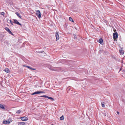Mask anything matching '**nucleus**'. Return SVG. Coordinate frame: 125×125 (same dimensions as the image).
Returning a JSON list of instances; mask_svg holds the SVG:
<instances>
[{
  "instance_id": "29",
  "label": "nucleus",
  "mask_w": 125,
  "mask_h": 125,
  "mask_svg": "<svg viewBox=\"0 0 125 125\" xmlns=\"http://www.w3.org/2000/svg\"><path fill=\"white\" fill-rule=\"evenodd\" d=\"M53 70L56 71V70Z\"/></svg>"
},
{
  "instance_id": "9",
  "label": "nucleus",
  "mask_w": 125,
  "mask_h": 125,
  "mask_svg": "<svg viewBox=\"0 0 125 125\" xmlns=\"http://www.w3.org/2000/svg\"><path fill=\"white\" fill-rule=\"evenodd\" d=\"M120 52L121 54H123L124 53V52L123 49L120 48Z\"/></svg>"
},
{
  "instance_id": "27",
  "label": "nucleus",
  "mask_w": 125,
  "mask_h": 125,
  "mask_svg": "<svg viewBox=\"0 0 125 125\" xmlns=\"http://www.w3.org/2000/svg\"><path fill=\"white\" fill-rule=\"evenodd\" d=\"M5 81V80H2V82H3V83H4V82Z\"/></svg>"
},
{
  "instance_id": "23",
  "label": "nucleus",
  "mask_w": 125,
  "mask_h": 125,
  "mask_svg": "<svg viewBox=\"0 0 125 125\" xmlns=\"http://www.w3.org/2000/svg\"><path fill=\"white\" fill-rule=\"evenodd\" d=\"M1 14L3 15H4V12H1Z\"/></svg>"
},
{
  "instance_id": "22",
  "label": "nucleus",
  "mask_w": 125,
  "mask_h": 125,
  "mask_svg": "<svg viewBox=\"0 0 125 125\" xmlns=\"http://www.w3.org/2000/svg\"><path fill=\"white\" fill-rule=\"evenodd\" d=\"M48 99H50L51 100H53V99L51 97H48Z\"/></svg>"
},
{
  "instance_id": "14",
  "label": "nucleus",
  "mask_w": 125,
  "mask_h": 125,
  "mask_svg": "<svg viewBox=\"0 0 125 125\" xmlns=\"http://www.w3.org/2000/svg\"><path fill=\"white\" fill-rule=\"evenodd\" d=\"M0 107L3 109H5V108L4 106L1 104H0Z\"/></svg>"
},
{
  "instance_id": "25",
  "label": "nucleus",
  "mask_w": 125,
  "mask_h": 125,
  "mask_svg": "<svg viewBox=\"0 0 125 125\" xmlns=\"http://www.w3.org/2000/svg\"><path fill=\"white\" fill-rule=\"evenodd\" d=\"M9 21L11 24H12V22L10 20Z\"/></svg>"
},
{
  "instance_id": "17",
  "label": "nucleus",
  "mask_w": 125,
  "mask_h": 125,
  "mask_svg": "<svg viewBox=\"0 0 125 125\" xmlns=\"http://www.w3.org/2000/svg\"><path fill=\"white\" fill-rule=\"evenodd\" d=\"M104 104V102H102L101 103L102 106L103 107H104L105 106V105Z\"/></svg>"
},
{
  "instance_id": "1",
  "label": "nucleus",
  "mask_w": 125,
  "mask_h": 125,
  "mask_svg": "<svg viewBox=\"0 0 125 125\" xmlns=\"http://www.w3.org/2000/svg\"><path fill=\"white\" fill-rule=\"evenodd\" d=\"M113 37L115 41H116V39L118 38V33L117 32L114 33L113 34Z\"/></svg>"
},
{
  "instance_id": "13",
  "label": "nucleus",
  "mask_w": 125,
  "mask_h": 125,
  "mask_svg": "<svg viewBox=\"0 0 125 125\" xmlns=\"http://www.w3.org/2000/svg\"><path fill=\"white\" fill-rule=\"evenodd\" d=\"M101 44H102L103 42V40L102 39H100L98 42Z\"/></svg>"
},
{
  "instance_id": "7",
  "label": "nucleus",
  "mask_w": 125,
  "mask_h": 125,
  "mask_svg": "<svg viewBox=\"0 0 125 125\" xmlns=\"http://www.w3.org/2000/svg\"><path fill=\"white\" fill-rule=\"evenodd\" d=\"M13 20L14 21V23L16 24H17L20 25H21V23H20L17 20L14 19Z\"/></svg>"
},
{
  "instance_id": "24",
  "label": "nucleus",
  "mask_w": 125,
  "mask_h": 125,
  "mask_svg": "<svg viewBox=\"0 0 125 125\" xmlns=\"http://www.w3.org/2000/svg\"><path fill=\"white\" fill-rule=\"evenodd\" d=\"M22 66L23 67H26V66H27L25 65H23Z\"/></svg>"
},
{
  "instance_id": "12",
  "label": "nucleus",
  "mask_w": 125,
  "mask_h": 125,
  "mask_svg": "<svg viewBox=\"0 0 125 125\" xmlns=\"http://www.w3.org/2000/svg\"><path fill=\"white\" fill-rule=\"evenodd\" d=\"M26 67L31 70H35V69L33 68L30 66H26Z\"/></svg>"
},
{
  "instance_id": "10",
  "label": "nucleus",
  "mask_w": 125,
  "mask_h": 125,
  "mask_svg": "<svg viewBox=\"0 0 125 125\" xmlns=\"http://www.w3.org/2000/svg\"><path fill=\"white\" fill-rule=\"evenodd\" d=\"M4 70L5 72L7 73H9L10 72V70L7 68H5Z\"/></svg>"
},
{
  "instance_id": "26",
  "label": "nucleus",
  "mask_w": 125,
  "mask_h": 125,
  "mask_svg": "<svg viewBox=\"0 0 125 125\" xmlns=\"http://www.w3.org/2000/svg\"><path fill=\"white\" fill-rule=\"evenodd\" d=\"M114 31L115 32V31H116V30H115V29H114Z\"/></svg>"
},
{
  "instance_id": "18",
  "label": "nucleus",
  "mask_w": 125,
  "mask_h": 125,
  "mask_svg": "<svg viewBox=\"0 0 125 125\" xmlns=\"http://www.w3.org/2000/svg\"><path fill=\"white\" fill-rule=\"evenodd\" d=\"M60 119L61 120H63L64 119V118L63 115H62L61 117H60Z\"/></svg>"
},
{
  "instance_id": "28",
  "label": "nucleus",
  "mask_w": 125,
  "mask_h": 125,
  "mask_svg": "<svg viewBox=\"0 0 125 125\" xmlns=\"http://www.w3.org/2000/svg\"><path fill=\"white\" fill-rule=\"evenodd\" d=\"M117 113L118 114H119V112H117Z\"/></svg>"
},
{
  "instance_id": "2",
  "label": "nucleus",
  "mask_w": 125,
  "mask_h": 125,
  "mask_svg": "<svg viewBox=\"0 0 125 125\" xmlns=\"http://www.w3.org/2000/svg\"><path fill=\"white\" fill-rule=\"evenodd\" d=\"M36 13L38 17L40 18L41 17V13L39 10H37L36 11Z\"/></svg>"
},
{
  "instance_id": "16",
  "label": "nucleus",
  "mask_w": 125,
  "mask_h": 125,
  "mask_svg": "<svg viewBox=\"0 0 125 125\" xmlns=\"http://www.w3.org/2000/svg\"><path fill=\"white\" fill-rule=\"evenodd\" d=\"M40 97H45V98H48V96H46V95L41 96H40Z\"/></svg>"
},
{
  "instance_id": "6",
  "label": "nucleus",
  "mask_w": 125,
  "mask_h": 125,
  "mask_svg": "<svg viewBox=\"0 0 125 125\" xmlns=\"http://www.w3.org/2000/svg\"><path fill=\"white\" fill-rule=\"evenodd\" d=\"M5 29L9 33L11 34L12 35H13V34L12 33V32H11V31L7 27H6L5 28Z\"/></svg>"
},
{
  "instance_id": "15",
  "label": "nucleus",
  "mask_w": 125,
  "mask_h": 125,
  "mask_svg": "<svg viewBox=\"0 0 125 125\" xmlns=\"http://www.w3.org/2000/svg\"><path fill=\"white\" fill-rule=\"evenodd\" d=\"M15 13L21 19V18L20 15V14L18 12H16Z\"/></svg>"
},
{
  "instance_id": "21",
  "label": "nucleus",
  "mask_w": 125,
  "mask_h": 125,
  "mask_svg": "<svg viewBox=\"0 0 125 125\" xmlns=\"http://www.w3.org/2000/svg\"><path fill=\"white\" fill-rule=\"evenodd\" d=\"M21 112L20 110H18L16 111V113L18 114H20Z\"/></svg>"
},
{
  "instance_id": "19",
  "label": "nucleus",
  "mask_w": 125,
  "mask_h": 125,
  "mask_svg": "<svg viewBox=\"0 0 125 125\" xmlns=\"http://www.w3.org/2000/svg\"><path fill=\"white\" fill-rule=\"evenodd\" d=\"M2 80H4V79H0V82L2 83H3Z\"/></svg>"
},
{
  "instance_id": "20",
  "label": "nucleus",
  "mask_w": 125,
  "mask_h": 125,
  "mask_svg": "<svg viewBox=\"0 0 125 125\" xmlns=\"http://www.w3.org/2000/svg\"><path fill=\"white\" fill-rule=\"evenodd\" d=\"M69 20L70 21H72L73 22H74L73 21L71 17H70L69 18Z\"/></svg>"
},
{
  "instance_id": "4",
  "label": "nucleus",
  "mask_w": 125,
  "mask_h": 125,
  "mask_svg": "<svg viewBox=\"0 0 125 125\" xmlns=\"http://www.w3.org/2000/svg\"><path fill=\"white\" fill-rule=\"evenodd\" d=\"M20 119H21L22 121H26L28 120V118H27L25 116L20 117Z\"/></svg>"
},
{
  "instance_id": "8",
  "label": "nucleus",
  "mask_w": 125,
  "mask_h": 125,
  "mask_svg": "<svg viewBox=\"0 0 125 125\" xmlns=\"http://www.w3.org/2000/svg\"><path fill=\"white\" fill-rule=\"evenodd\" d=\"M3 123L4 124H8L10 123V122L9 121H4Z\"/></svg>"
},
{
  "instance_id": "3",
  "label": "nucleus",
  "mask_w": 125,
  "mask_h": 125,
  "mask_svg": "<svg viewBox=\"0 0 125 125\" xmlns=\"http://www.w3.org/2000/svg\"><path fill=\"white\" fill-rule=\"evenodd\" d=\"M45 93V92L42 91H37L32 94V95H34L36 94H38L40 93Z\"/></svg>"
},
{
  "instance_id": "5",
  "label": "nucleus",
  "mask_w": 125,
  "mask_h": 125,
  "mask_svg": "<svg viewBox=\"0 0 125 125\" xmlns=\"http://www.w3.org/2000/svg\"><path fill=\"white\" fill-rule=\"evenodd\" d=\"M55 36L57 40H58L59 39V36L58 33L57 32H56L55 33Z\"/></svg>"
},
{
  "instance_id": "11",
  "label": "nucleus",
  "mask_w": 125,
  "mask_h": 125,
  "mask_svg": "<svg viewBox=\"0 0 125 125\" xmlns=\"http://www.w3.org/2000/svg\"><path fill=\"white\" fill-rule=\"evenodd\" d=\"M25 124V123L24 122H18V125H24Z\"/></svg>"
}]
</instances>
